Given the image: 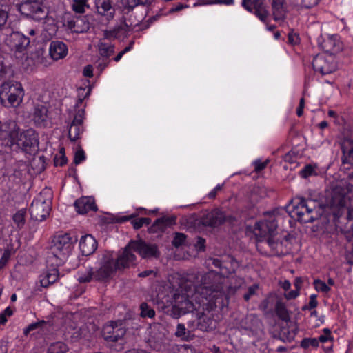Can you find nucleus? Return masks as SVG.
Masks as SVG:
<instances>
[{"label":"nucleus","instance_id":"obj_57","mask_svg":"<svg viewBox=\"0 0 353 353\" xmlns=\"http://www.w3.org/2000/svg\"><path fill=\"white\" fill-rule=\"evenodd\" d=\"M84 114H85V111L83 109H79L75 115H74V118L73 119V121L75 122V123H83V119H84Z\"/></svg>","mask_w":353,"mask_h":353},{"label":"nucleus","instance_id":"obj_58","mask_svg":"<svg viewBox=\"0 0 353 353\" xmlns=\"http://www.w3.org/2000/svg\"><path fill=\"white\" fill-rule=\"evenodd\" d=\"M269 161L266 160L265 161H261L260 160H257L254 161V170L256 172H259L263 170L268 165Z\"/></svg>","mask_w":353,"mask_h":353},{"label":"nucleus","instance_id":"obj_14","mask_svg":"<svg viewBox=\"0 0 353 353\" xmlns=\"http://www.w3.org/2000/svg\"><path fill=\"white\" fill-rule=\"evenodd\" d=\"M235 221V217L232 216H227L221 210L215 209L203 215L201 217L200 222L205 226L216 228L222 225L225 222L232 223Z\"/></svg>","mask_w":353,"mask_h":353},{"label":"nucleus","instance_id":"obj_2","mask_svg":"<svg viewBox=\"0 0 353 353\" xmlns=\"http://www.w3.org/2000/svg\"><path fill=\"white\" fill-rule=\"evenodd\" d=\"M24 90L21 83L8 81L0 87V102L7 108H17L23 101Z\"/></svg>","mask_w":353,"mask_h":353},{"label":"nucleus","instance_id":"obj_40","mask_svg":"<svg viewBox=\"0 0 353 353\" xmlns=\"http://www.w3.org/2000/svg\"><path fill=\"white\" fill-rule=\"evenodd\" d=\"M68 350L67 345L62 342L51 344L48 349V353H63Z\"/></svg>","mask_w":353,"mask_h":353},{"label":"nucleus","instance_id":"obj_20","mask_svg":"<svg viewBox=\"0 0 353 353\" xmlns=\"http://www.w3.org/2000/svg\"><path fill=\"white\" fill-rule=\"evenodd\" d=\"M268 246L274 255H284L282 251H279V248L282 246V242L276 241L274 236H259L256 241V248L259 251L263 252V250Z\"/></svg>","mask_w":353,"mask_h":353},{"label":"nucleus","instance_id":"obj_16","mask_svg":"<svg viewBox=\"0 0 353 353\" xmlns=\"http://www.w3.org/2000/svg\"><path fill=\"white\" fill-rule=\"evenodd\" d=\"M130 245L134 252H137L143 259H157L160 256V252L155 244L148 243L142 240H131Z\"/></svg>","mask_w":353,"mask_h":353},{"label":"nucleus","instance_id":"obj_15","mask_svg":"<svg viewBox=\"0 0 353 353\" xmlns=\"http://www.w3.org/2000/svg\"><path fill=\"white\" fill-rule=\"evenodd\" d=\"M312 64L314 70L319 72L321 75L332 73L336 69L334 59L330 55L317 54L314 57Z\"/></svg>","mask_w":353,"mask_h":353},{"label":"nucleus","instance_id":"obj_7","mask_svg":"<svg viewBox=\"0 0 353 353\" xmlns=\"http://www.w3.org/2000/svg\"><path fill=\"white\" fill-rule=\"evenodd\" d=\"M19 12L27 18L40 21L46 19L48 12L42 3V0H23L17 5Z\"/></svg>","mask_w":353,"mask_h":353},{"label":"nucleus","instance_id":"obj_29","mask_svg":"<svg viewBox=\"0 0 353 353\" xmlns=\"http://www.w3.org/2000/svg\"><path fill=\"white\" fill-rule=\"evenodd\" d=\"M59 276L58 269L56 268H52L48 270L46 275L40 280L41 285L43 288L48 287L57 281Z\"/></svg>","mask_w":353,"mask_h":353},{"label":"nucleus","instance_id":"obj_56","mask_svg":"<svg viewBox=\"0 0 353 353\" xmlns=\"http://www.w3.org/2000/svg\"><path fill=\"white\" fill-rule=\"evenodd\" d=\"M258 288L257 285H252V286H250L248 289V292L243 295L245 301H248L250 297L256 293V290Z\"/></svg>","mask_w":353,"mask_h":353},{"label":"nucleus","instance_id":"obj_46","mask_svg":"<svg viewBox=\"0 0 353 353\" xmlns=\"http://www.w3.org/2000/svg\"><path fill=\"white\" fill-rule=\"evenodd\" d=\"M299 174L304 179H306L313 174H316L314 167L310 164H307L300 171Z\"/></svg>","mask_w":353,"mask_h":353},{"label":"nucleus","instance_id":"obj_51","mask_svg":"<svg viewBox=\"0 0 353 353\" xmlns=\"http://www.w3.org/2000/svg\"><path fill=\"white\" fill-rule=\"evenodd\" d=\"M110 62V59L108 58H99L95 63L97 65V68L99 70V74L103 72V70L108 67Z\"/></svg>","mask_w":353,"mask_h":353},{"label":"nucleus","instance_id":"obj_53","mask_svg":"<svg viewBox=\"0 0 353 353\" xmlns=\"http://www.w3.org/2000/svg\"><path fill=\"white\" fill-rule=\"evenodd\" d=\"M68 159L65 155V153H63L61 155L58 156L56 154L54 157V166H63L67 163Z\"/></svg>","mask_w":353,"mask_h":353},{"label":"nucleus","instance_id":"obj_55","mask_svg":"<svg viewBox=\"0 0 353 353\" xmlns=\"http://www.w3.org/2000/svg\"><path fill=\"white\" fill-rule=\"evenodd\" d=\"M8 18V12L6 10L0 8V29L6 23Z\"/></svg>","mask_w":353,"mask_h":353},{"label":"nucleus","instance_id":"obj_4","mask_svg":"<svg viewBox=\"0 0 353 353\" xmlns=\"http://www.w3.org/2000/svg\"><path fill=\"white\" fill-rule=\"evenodd\" d=\"M341 148L343 155L340 171L344 174L343 180H351L353 177V139L350 129L344 128Z\"/></svg>","mask_w":353,"mask_h":353},{"label":"nucleus","instance_id":"obj_6","mask_svg":"<svg viewBox=\"0 0 353 353\" xmlns=\"http://www.w3.org/2000/svg\"><path fill=\"white\" fill-rule=\"evenodd\" d=\"M16 141L13 149H11L12 150L21 149L26 153L32 154L39 150L38 134L32 129L20 132L19 138Z\"/></svg>","mask_w":353,"mask_h":353},{"label":"nucleus","instance_id":"obj_18","mask_svg":"<svg viewBox=\"0 0 353 353\" xmlns=\"http://www.w3.org/2000/svg\"><path fill=\"white\" fill-rule=\"evenodd\" d=\"M241 5L248 11L253 12L261 21L265 22L268 12L265 0H243Z\"/></svg>","mask_w":353,"mask_h":353},{"label":"nucleus","instance_id":"obj_33","mask_svg":"<svg viewBox=\"0 0 353 353\" xmlns=\"http://www.w3.org/2000/svg\"><path fill=\"white\" fill-rule=\"evenodd\" d=\"M82 125L83 123H75L72 121L68 132V136L71 141H75L79 138L81 133L83 130Z\"/></svg>","mask_w":353,"mask_h":353},{"label":"nucleus","instance_id":"obj_8","mask_svg":"<svg viewBox=\"0 0 353 353\" xmlns=\"http://www.w3.org/2000/svg\"><path fill=\"white\" fill-rule=\"evenodd\" d=\"M20 132V128L16 121L13 120L0 121V141H2V145L10 150L13 149Z\"/></svg>","mask_w":353,"mask_h":353},{"label":"nucleus","instance_id":"obj_23","mask_svg":"<svg viewBox=\"0 0 353 353\" xmlns=\"http://www.w3.org/2000/svg\"><path fill=\"white\" fill-rule=\"evenodd\" d=\"M277 221L274 216H270L269 219L259 225V236H272L277 229Z\"/></svg>","mask_w":353,"mask_h":353},{"label":"nucleus","instance_id":"obj_12","mask_svg":"<svg viewBox=\"0 0 353 353\" xmlns=\"http://www.w3.org/2000/svg\"><path fill=\"white\" fill-rule=\"evenodd\" d=\"M126 330L123 326V321H111L103 326L102 336L108 342H117L125 334Z\"/></svg>","mask_w":353,"mask_h":353},{"label":"nucleus","instance_id":"obj_63","mask_svg":"<svg viewBox=\"0 0 353 353\" xmlns=\"http://www.w3.org/2000/svg\"><path fill=\"white\" fill-rule=\"evenodd\" d=\"M11 251L9 249H6L4 250L1 258L0 259V261L1 262V264L6 265L7 262L8 261L10 256H11Z\"/></svg>","mask_w":353,"mask_h":353},{"label":"nucleus","instance_id":"obj_24","mask_svg":"<svg viewBox=\"0 0 353 353\" xmlns=\"http://www.w3.org/2000/svg\"><path fill=\"white\" fill-rule=\"evenodd\" d=\"M97 241L91 234H85L80 239L79 248L84 256L92 254L97 248Z\"/></svg>","mask_w":353,"mask_h":353},{"label":"nucleus","instance_id":"obj_9","mask_svg":"<svg viewBox=\"0 0 353 353\" xmlns=\"http://www.w3.org/2000/svg\"><path fill=\"white\" fill-rule=\"evenodd\" d=\"M63 25L72 32L80 34L87 32L91 26L88 16H77L66 13L63 17Z\"/></svg>","mask_w":353,"mask_h":353},{"label":"nucleus","instance_id":"obj_42","mask_svg":"<svg viewBox=\"0 0 353 353\" xmlns=\"http://www.w3.org/2000/svg\"><path fill=\"white\" fill-rule=\"evenodd\" d=\"M140 309L141 316L143 318H153L155 316V311L146 303H142L140 305Z\"/></svg>","mask_w":353,"mask_h":353},{"label":"nucleus","instance_id":"obj_64","mask_svg":"<svg viewBox=\"0 0 353 353\" xmlns=\"http://www.w3.org/2000/svg\"><path fill=\"white\" fill-rule=\"evenodd\" d=\"M223 184L216 185L208 195V198L210 199H214L216 198V194L218 192L222 190Z\"/></svg>","mask_w":353,"mask_h":353},{"label":"nucleus","instance_id":"obj_13","mask_svg":"<svg viewBox=\"0 0 353 353\" xmlns=\"http://www.w3.org/2000/svg\"><path fill=\"white\" fill-rule=\"evenodd\" d=\"M115 265L114 263V257L112 253L107 252L103 254L101 261V267L94 274V278L97 281H104L112 276L116 272Z\"/></svg>","mask_w":353,"mask_h":353},{"label":"nucleus","instance_id":"obj_39","mask_svg":"<svg viewBox=\"0 0 353 353\" xmlns=\"http://www.w3.org/2000/svg\"><path fill=\"white\" fill-rule=\"evenodd\" d=\"M78 281L81 283H89L91 281L92 276H94L92 268L90 267L85 272H78Z\"/></svg>","mask_w":353,"mask_h":353},{"label":"nucleus","instance_id":"obj_62","mask_svg":"<svg viewBox=\"0 0 353 353\" xmlns=\"http://www.w3.org/2000/svg\"><path fill=\"white\" fill-rule=\"evenodd\" d=\"M288 42L289 43L292 45H296L299 42V37L298 34L293 33V32H289L288 33Z\"/></svg>","mask_w":353,"mask_h":353},{"label":"nucleus","instance_id":"obj_19","mask_svg":"<svg viewBox=\"0 0 353 353\" xmlns=\"http://www.w3.org/2000/svg\"><path fill=\"white\" fill-rule=\"evenodd\" d=\"M319 46L325 52L332 56L340 52L342 49V43L336 35L328 36L326 39H319Z\"/></svg>","mask_w":353,"mask_h":353},{"label":"nucleus","instance_id":"obj_60","mask_svg":"<svg viewBox=\"0 0 353 353\" xmlns=\"http://www.w3.org/2000/svg\"><path fill=\"white\" fill-rule=\"evenodd\" d=\"M205 239L198 236L196 239V243H195V247L198 251H204L205 250Z\"/></svg>","mask_w":353,"mask_h":353},{"label":"nucleus","instance_id":"obj_30","mask_svg":"<svg viewBox=\"0 0 353 353\" xmlns=\"http://www.w3.org/2000/svg\"><path fill=\"white\" fill-rule=\"evenodd\" d=\"M284 0H272V7L274 18L276 21L283 19L285 14Z\"/></svg>","mask_w":353,"mask_h":353},{"label":"nucleus","instance_id":"obj_34","mask_svg":"<svg viewBox=\"0 0 353 353\" xmlns=\"http://www.w3.org/2000/svg\"><path fill=\"white\" fill-rule=\"evenodd\" d=\"M197 316V327L202 331L208 330L212 322L211 318L205 315L203 312H198Z\"/></svg>","mask_w":353,"mask_h":353},{"label":"nucleus","instance_id":"obj_26","mask_svg":"<svg viewBox=\"0 0 353 353\" xmlns=\"http://www.w3.org/2000/svg\"><path fill=\"white\" fill-rule=\"evenodd\" d=\"M49 53L54 60L63 59L68 53L67 46L63 41H52L50 45Z\"/></svg>","mask_w":353,"mask_h":353},{"label":"nucleus","instance_id":"obj_47","mask_svg":"<svg viewBox=\"0 0 353 353\" xmlns=\"http://www.w3.org/2000/svg\"><path fill=\"white\" fill-rule=\"evenodd\" d=\"M185 239H186L185 234H184L183 233H180V232H176L175 236L172 240V245L175 248H179L184 243Z\"/></svg>","mask_w":353,"mask_h":353},{"label":"nucleus","instance_id":"obj_25","mask_svg":"<svg viewBox=\"0 0 353 353\" xmlns=\"http://www.w3.org/2000/svg\"><path fill=\"white\" fill-rule=\"evenodd\" d=\"M176 216H163L157 219L150 228V232H163L168 227L176 224Z\"/></svg>","mask_w":353,"mask_h":353},{"label":"nucleus","instance_id":"obj_27","mask_svg":"<svg viewBox=\"0 0 353 353\" xmlns=\"http://www.w3.org/2000/svg\"><path fill=\"white\" fill-rule=\"evenodd\" d=\"M48 108L41 104L34 107L33 112V121L37 125L46 126L48 119Z\"/></svg>","mask_w":353,"mask_h":353},{"label":"nucleus","instance_id":"obj_43","mask_svg":"<svg viewBox=\"0 0 353 353\" xmlns=\"http://www.w3.org/2000/svg\"><path fill=\"white\" fill-rule=\"evenodd\" d=\"M153 0H132V3L130 2V0H126L123 1L125 9L128 11L132 10L136 6L141 5H147L150 4L152 2Z\"/></svg>","mask_w":353,"mask_h":353},{"label":"nucleus","instance_id":"obj_1","mask_svg":"<svg viewBox=\"0 0 353 353\" xmlns=\"http://www.w3.org/2000/svg\"><path fill=\"white\" fill-rule=\"evenodd\" d=\"M353 185L345 182V187L337 185L327 192L323 201L319 202L303 197H297L292 201V210L290 212L292 217L296 216L297 221L303 223H313L321 216H333L334 219L341 216L343 211L347 210V218L352 219V210L347 207L350 197L347 196L352 192Z\"/></svg>","mask_w":353,"mask_h":353},{"label":"nucleus","instance_id":"obj_3","mask_svg":"<svg viewBox=\"0 0 353 353\" xmlns=\"http://www.w3.org/2000/svg\"><path fill=\"white\" fill-rule=\"evenodd\" d=\"M51 189L46 188L32 201L29 212L31 219L37 221H43L49 216L52 200Z\"/></svg>","mask_w":353,"mask_h":353},{"label":"nucleus","instance_id":"obj_61","mask_svg":"<svg viewBox=\"0 0 353 353\" xmlns=\"http://www.w3.org/2000/svg\"><path fill=\"white\" fill-rule=\"evenodd\" d=\"M319 0H301V6L305 8H311L317 5Z\"/></svg>","mask_w":353,"mask_h":353},{"label":"nucleus","instance_id":"obj_31","mask_svg":"<svg viewBox=\"0 0 353 353\" xmlns=\"http://www.w3.org/2000/svg\"><path fill=\"white\" fill-rule=\"evenodd\" d=\"M275 313L276 316L283 321L288 323L290 321V316L286 305L280 300H278L276 302Z\"/></svg>","mask_w":353,"mask_h":353},{"label":"nucleus","instance_id":"obj_48","mask_svg":"<svg viewBox=\"0 0 353 353\" xmlns=\"http://www.w3.org/2000/svg\"><path fill=\"white\" fill-rule=\"evenodd\" d=\"M314 286L316 290L322 292H327L330 290V287L323 281L316 279L314 281Z\"/></svg>","mask_w":353,"mask_h":353},{"label":"nucleus","instance_id":"obj_52","mask_svg":"<svg viewBox=\"0 0 353 353\" xmlns=\"http://www.w3.org/2000/svg\"><path fill=\"white\" fill-rule=\"evenodd\" d=\"M85 159V154L83 150L79 147V148L76 151L74 154L73 163L75 165H78L81 163Z\"/></svg>","mask_w":353,"mask_h":353},{"label":"nucleus","instance_id":"obj_10","mask_svg":"<svg viewBox=\"0 0 353 353\" xmlns=\"http://www.w3.org/2000/svg\"><path fill=\"white\" fill-rule=\"evenodd\" d=\"M96 15L101 21L108 25L116 15V8L112 0H94Z\"/></svg>","mask_w":353,"mask_h":353},{"label":"nucleus","instance_id":"obj_22","mask_svg":"<svg viewBox=\"0 0 353 353\" xmlns=\"http://www.w3.org/2000/svg\"><path fill=\"white\" fill-rule=\"evenodd\" d=\"M74 205L77 212L81 214H86L89 211L96 212L97 210L95 200L92 196H82L76 200Z\"/></svg>","mask_w":353,"mask_h":353},{"label":"nucleus","instance_id":"obj_44","mask_svg":"<svg viewBox=\"0 0 353 353\" xmlns=\"http://www.w3.org/2000/svg\"><path fill=\"white\" fill-rule=\"evenodd\" d=\"M90 92L91 90L90 88L87 90L85 88H79L78 89V100L75 105L76 108H79L83 101L89 97Z\"/></svg>","mask_w":353,"mask_h":353},{"label":"nucleus","instance_id":"obj_17","mask_svg":"<svg viewBox=\"0 0 353 353\" xmlns=\"http://www.w3.org/2000/svg\"><path fill=\"white\" fill-rule=\"evenodd\" d=\"M30 39L19 32H13L6 40L10 50L23 52L30 45Z\"/></svg>","mask_w":353,"mask_h":353},{"label":"nucleus","instance_id":"obj_36","mask_svg":"<svg viewBox=\"0 0 353 353\" xmlns=\"http://www.w3.org/2000/svg\"><path fill=\"white\" fill-rule=\"evenodd\" d=\"M71 6L72 10L78 14H83L85 8H90L88 0H73Z\"/></svg>","mask_w":353,"mask_h":353},{"label":"nucleus","instance_id":"obj_11","mask_svg":"<svg viewBox=\"0 0 353 353\" xmlns=\"http://www.w3.org/2000/svg\"><path fill=\"white\" fill-rule=\"evenodd\" d=\"M133 252L130 241L122 250L119 252L117 259L114 260L116 270L121 272L136 265L137 256Z\"/></svg>","mask_w":353,"mask_h":353},{"label":"nucleus","instance_id":"obj_37","mask_svg":"<svg viewBox=\"0 0 353 353\" xmlns=\"http://www.w3.org/2000/svg\"><path fill=\"white\" fill-rule=\"evenodd\" d=\"M26 214V210L25 209H22L16 212L12 216L13 221L16 224L17 228L19 230L23 228L25 225Z\"/></svg>","mask_w":353,"mask_h":353},{"label":"nucleus","instance_id":"obj_50","mask_svg":"<svg viewBox=\"0 0 353 353\" xmlns=\"http://www.w3.org/2000/svg\"><path fill=\"white\" fill-rule=\"evenodd\" d=\"M186 334V328L185 325L182 323H179L176 327L175 336L181 338L183 340L188 341V337Z\"/></svg>","mask_w":353,"mask_h":353},{"label":"nucleus","instance_id":"obj_28","mask_svg":"<svg viewBox=\"0 0 353 353\" xmlns=\"http://www.w3.org/2000/svg\"><path fill=\"white\" fill-rule=\"evenodd\" d=\"M238 267V262L232 256L225 255L222 256L221 274L223 276L234 273Z\"/></svg>","mask_w":353,"mask_h":353},{"label":"nucleus","instance_id":"obj_59","mask_svg":"<svg viewBox=\"0 0 353 353\" xmlns=\"http://www.w3.org/2000/svg\"><path fill=\"white\" fill-rule=\"evenodd\" d=\"M209 262H211L216 268L219 269L220 273L221 274L222 269V256L219 258L210 257L208 259Z\"/></svg>","mask_w":353,"mask_h":353},{"label":"nucleus","instance_id":"obj_35","mask_svg":"<svg viewBox=\"0 0 353 353\" xmlns=\"http://www.w3.org/2000/svg\"><path fill=\"white\" fill-rule=\"evenodd\" d=\"M66 258H60L59 254L53 253L52 251L48 254L46 263L48 266H51L52 268H57L58 266H60L63 264Z\"/></svg>","mask_w":353,"mask_h":353},{"label":"nucleus","instance_id":"obj_45","mask_svg":"<svg viewBox=\"0 0 353 353\" xmlns=\"http://www.w3.org/2000/svg\"><path fill=\"white\" fill-rule=\"evenodd\" d=\"M300 346L303 349H307L310 346L316 347L319 346V341L316 338H305L301 341Z\"/></svg>","mask_w":353,"mask_h":353},{"label":"nucleus","instance_id":"obj_32","mask_svg":"<svg viewBox=\"0 0 353 353\" xmlns=\"http://www.w3.org/2000/svg\"><path fill=\"white\" fill-rule=\"evenodd\" d=\"M98 50L100 57L110 59V57L114 53V46L100 40L98 44Z\"/></svg>","mask_w":353,"mask_h":353},{"label":"nucleus","instance_id":"obj_38","mask_svg":"<svg viewBox=\"0 0 353 353\" xmlns=\"http://www.w3.org/2000/svg\"><path fill=\"white\" fill-rule=\"evenodd\" d=\"M48 325V323L47 321H45L43 320L39 321L37 322L31 323L28 325L24 330H23V334L25 336H28L30 332L36 330H42L43 328Z\"/></svg>","mask_w":353,"mask_h":353},{"label":"nucleus","instance_id":"obj_49","mask_svg":"<svg viewBox=\"0 0 353 353\" xmlns=\"http://www.w3.org/2000/svg\"><path fill=\"white\" fill-rule=\"evenodd\" d=\"M323 334L319 336V338H317V341H319V343L321 342L322 343H325L328 341L332 342V336L330 330L328 328H324L323 330Z\"/></svg>","mask_w":353,"mask_h":353},{"label":"nucleus","instance_id":"obj_5","mask_svg":"<svg viewBox=\"0 0 353 353\" xmlns=\"http://www.w3.org/2000/svg\"><path fill=\"white\" fill-rule=\"evenodd\" d=\"M77 241V236H72L69 233L58 234L52 239L50 250L53 253L59 254L60 258L67 259Z\"/></svg>","mask_w":353,"mask_h":353},{"label":"nucleus","instance_id":"obj_54","mask_svg":"<svg viewBox=\"0 0 353 353\" xmlns=\"http://www.w3.org/2000/svg\"><path fill=\"white\" fill-rule=\"evenodd\" d=\"M214 3H223L230 5L233 3V0H200V4L208 5Z\"/></svg>","mask_w":353,"mask_h":353},{"label":"nucleus","instance_id":"obj_21","mask_svg":"<svg viewBox=\"0 0 353 353\" xmlns=\"http://www.w3.org/2000/svg\"><path fill=\"white\" fill-rule=\"evenodd\" d=\"M173 310L178 311V315L181 316L188 312L196 310L195 305L189 300L185 295H177L174 297Z\"/></svg>","mask_w":353,"mask_h":353},{"label":"nucleus","instance_id":"obj_41","mask_svg":"<svg viewBox=\"0 0 353 353\" xmlns=\"http://www.w3.org/2000/svg\"><path fill=\"white\" fill-rule=\"evenodd\" d=\"M133 25L132 23L128 24L124 17L121 19L120 25L116 26L113 30H115V33L119 37V34L121 31L129 32L132 30Z\"/></svg>","mask_w":353,"mask_h":353}]
</instances>
